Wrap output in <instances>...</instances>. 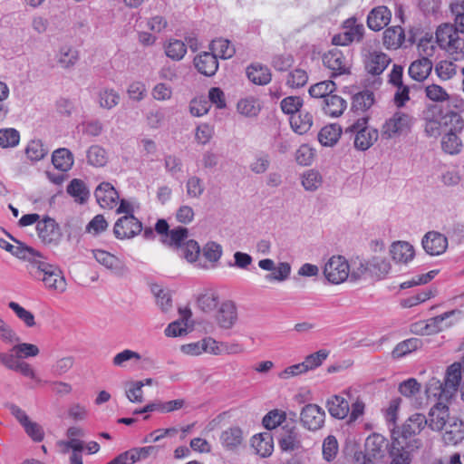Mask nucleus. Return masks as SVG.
Listing matches in <instances>:
<instances>
[{"label":"nucleus","mask_w":464,"mask_h":464,"mask_svg":"<svg viewBox=\"0 0 464 464\" xmlns=\"http://www.w3.org/2000/svg\"><path fill=\"white\" fill-rule=\"evenodd\" d=\"M28 271L32 277L42 281L44 287L58 294L64 293L67 282L63 271L57 266L45 261L42 254L36 251L29 260Z\"/></svg>","instance_id":"obj_1"},{"label":"nucleus","mask_w":464,"mask_h":464,"mask_svg":"<svg viewBox=\"0 0 464 464\" xmlns=\"http://www.w3.org/2000/svg\"><path fill=\"white\" fill-rule=\"evenodd\" d=\"M436 42L441 49L455 55V61L464 54V39L459 37V30L453 24L440 25L436 31Z\"/></svg>","instance_id":"obj_2"},{"label":"nucleus","mask_w":464,"mask_h":464,"mask_svg":"<svg viewBox=\"0 0 464 464\" xmlns=\"http://www.w3.org/2000/svg\"><path fill=\"white\" fill-rule=\"evenodd\" d=\"M367 123L368 118L362 117L346 128V132L354 134L353 145L358 150H367L378 140V130L368 128Z\"/></svg>","instance_id":"obj_3"},{"label":"nucleus","mask_w":464,"mask_h":464,"mask_svg":"<svg viewBox=\"0 0 464 464\" xmlns=\"http://www.w3.org/2000/svg\"><path fill=\"white\" fill-rule=\"evenodd\" d=\"M413 124V118L408 113L396 111L388 118L381 128V137L383 140H392L410 131Z\"/></svg>","instance_id":"obj_4"},{"label":"nucleus","mask_w":464,"mask_h":464,"mask_svg":"<svg viewBox=\"0 0 464 464\" xmlns=\"http://www.w3.org/2000/svg\"><path fill=\"white\" fill-rule=\"evenodd\" d=\"M323 273L328 282L338 285L349 278L350 265L344 256H333L324 264Z\"/></svg>","instance_id":"obj_5"},{"label":"nucleus","mask_w":464,"mask_h":464,"mask_svg":"<svg viewBox=\"0 0 464 464\" xmlns=\"http://www.w3.org/2000/svg\"><path fill=\"white\" fill-rule=\"evenodd\" d=\"M388 442L380 434L370 435L365 441V450L362 464H382L385 457Z\"/></svg>","instance_id":"obj_6"},{"label":"nucleus","mask_w":464,"mask_h":464,"mask_svg":"<svg viewBox=\"0 0 464 464\" xmlns=\"http://www.w3.org/2000/svg\"><path fill=\"white\" fill-rule=\"evenodd\" d=\"M323 63L325 67L332 71L333 77L350 73V60L338 48H334L324 53Z\"/></svg>","instance_id":"obj_7"},{"label":"nucleus","mask_w":464,"mask_h":464,"mask_svg":"<svg viewBox=\"0 0 464 464\" xmlns=\"http://www.w3.org/2000/svg\"><path fill=\"white\" fill-rule=\"evenodd\" d=\"M141 231L142 224L133 215H125L120 218L113 227L114 236L121 240L133 238Z\"/></svg>","instance_id":"obj_8"},{"label":"nucleus","mask_w":464,"mask_h":464,"mask_svg":"<svg viewBox=\"0 0 464 464\" xmlns=\"http://www.w3.org/2000/svg\"><path fill=\"white\" fill-rule=\"evenodd\" d=\"M300 420L305 429L315 431L324 426L325 412L319 405L309 403L303 407Z\"/></svg>","instance_id":"obj_9"},{"label":"nucleus","mask_w":464,"mask_h":464,"mask_svg":"<svg viewBox=\"0 0 464 464\" xmlns=\"http://www.w3.org/2000/svg\"><path fill=\"white\" fill-rule=\"evenodd\" d=\"M449 413V407L441 401H438L430 408L427 417V423L430 430L440 431L451 420Z\"/></svg>","instance_id":"obj_10"},{"label":"nucleus","mask_w":464,"mask_h":464,"mask_svg":"<svg viewBox=\"0 0 464 464\" xmlns=\"http://www.w3.org/2000/svg\"><path fill=\"white\" fill-rule=\"evenodd\" d=\"M278 444L283 451H295L302 448L301 434L298 429L285 425L279 434Z\"/></svg>","instance_id":"obj_11"},{"label":"nucleus","mask_w":464,"mask_h":464,"mask_svg":"<svg viewBox=\"0 0 464 464\" xmlns=\"http://www.w3.org/2000/svg\"><path fill=\"white\" fill-rule=\"evenodd\" d=\"M421 244L427 254L440 256L448 247V238L440 232L430 231L424 235Z\"/></svg>","instance_id":"obj_12"},{"label":"nucleus","mask_w":464,"mask_h":464,"mask_svg":"<svg viewBox=\"0 0 464 464\" xmlns=\"http://www.w3.org/2000/svg\"><path fill=\"white\" fill-rule=\"evenodd\" d=\"M94 196L101 208L109 209L116 207L120 198L117 190L110 182H102L96 188Z\"/></svg>","instance_id":"obj_13"},{"label":"nucleus","mask_w":464,"mask_h":464,"mask_svg":"<svg viewBox=\"0 0 464 464\" xmlns=\"http://www.w3.org/2000/svg\"><path fill=\"white\" fill-rule=\"evenodd\" d=\"M156 452L157 449L154 446L136 448L120 454L107 464H133L136 461L147 459Z\"/></svg>","instance_id":"obj_14"},{"label":"nucleus","mask_w":464,"mask_h":464,"mask_svg":"<svg viewBox=\"0 0 464 464\" xmlns=\"http://www.w3.org/2000/svg\"><path fill=\"white\" fill-rule=\"evenodd\" d=\"M390 255L396 264L407 265L413 260L415 249L411 243L399 240L391 245Z\"/></svg>","instance_id":"obj_15"},{"label":"nucleus","mask_w":464,"mask_h":464,"mask_svg":"<svg viewBox=\"0 0 464 464\" xmlns=\"http://www.w3.org/2000/svg\"><path fill=\"white\" fill-rule=\"evenodd\" d=\"M38 237L44 243H56L61 236L60 228L54 219L46 217L36 225Z\"/></svg>","instance_id":"obj_16"},{"label":"nucleus","mask_w":464,"mask_h":464,"mask_svg":"<svg viewBox=\"0 0 464 464\" xmlns=\"http://www.w3.org/2000/svg\"><path fill=\"white\" fill-rule=\"evenodd\" d=\"M218 324L223 329H231L237 321L236 304L231 301L221 304L216 314Z\"/></svg>","instance_id":"obj_17"},{"label":"nucleus","mask_w":464,"mask_h":464,"mask_svg":"<svg viewBox=\"0 0 464 464\" xmlns=\"http://www.w3.org/2000/svg\"><path fill=\"white\" fill-rule=\"evenodd\" d=\"M198 72L206 76H212L218 69V56L212 52H203L194 58Z\"/></svg>","instance_id":"obj_18"},{"label":"nucleus","mask_w":464,"mask_h":464,"mask_svg":"<svg viewBox=\"0 0 464 464\" xmlns=\"http://www.w3.org/2000/svg\"><path fill=\"white\" fill-rule=\"evenodd\" d=\"M325 407L329 414L338 420L348 417L350 411L348 401L341 394H334L327 398Z\"/></svg>","instance_id":"obj_19"},{"label":"nucleus","mask_w":464,"mask_h":464,"mask_svg":"<svg viewBox=\"0 0 464 464\" xmlns=\"http://www.w3.org/2000/svg\"><path fill=\"white\" fill-rule=\"evenodd\" d=\"M391 16V11L386 6H378L368 14L367 24L370 29L380 31L390 23Z\"/></svg>","instance_id":"obj_20"},{"label":"nucleus","mask_w":464,"mask_h":464,"mask_svg":"<svg viewBox=\"0 0 464 464\" xmlns=\"http://www.w3.org/2000/svg\"><path fill=\"white\" fill-rule=\"evenodd\" d=\"M443 440L448 445H456L464 439V423L457 419L452 418L444 427Z\"/></svg>","instance_id":"obj_21"},{"label":"nucleus","mask_w":464,"mask_h":464,"mask_svg":"<svg viewBox=\"0 0 464 464\" xmlns=\"http://www.w3.org/2000/svg\"><path fill=\"white\" fill-rule=\"evenodd\" d=\"M391 63V58L384 53L372 52L368 54L365 60V68L368 72L381 74Z\"/></svg>","instance_id":"obj_22"},{"label":"nucleus","mask_w":464,"mask_h":464,"mask_svg":"<svg viewBox=\"0 0 464 464\" xmlns=\"http://www.w3.org/2000/svg\"><path fill=\"white\" fill-rule=\"evenodd\" d=\"M463 368V361L461 362H454L448 367L444 380L446 393L448 395H453L457 392L461 380Z\"/></svg>","instance_id":"obj_23"},{"label":"nucleus","mask_w":464,"mask_h":464,"mask_svg":"<svg viewBox=\"0 0 464 464\" xmlns=\"http://www.w3.org/2000/svg\"><path fill=\"white\" fill-rule=\"evenodd\" d=\"M92 254L96 261L107 269H110L116 274L124 271L125 266L123 262L110 252L102 249H96L92 251Z\"/></svg>","instance_id":"obj_24"},{"label":"nucleus","mask_w":464,"mask_h":464,"mask_svg":"<svg viewBox=\"0 0 464 464\" xmlns=\"http://www.w3.org/2000/svg\"><path fill=\"white\" fill-rule=\"evenodd\" d=\"M244 432L239 427H230L220 434V442L227 450L237 449L244 441Z\"/></svg>","instance_id":"obj_25"},{"label":"nucleus","mask_w":464,"mask_h":464,"mask_svg":"<svg viewBox=\"0 0 464 464\" xmlns=\"http://www.w3.org/2000/svg\"><path fill=\"white\" fill-rule=\"evenodd\" d=\"M347 107V102L341 96L336 94L328 95L322 102V109L324 112L330 117H339Z\"/></svg>","instance_id":"obj_26"},{"label":"nucleus","mask_w":464,"mask_h":464,"mask_svg":"<svg viewBox=\"0 0 464 464\" xmlns=\"http://www.w3.org/2000/svg\"><path fill=\"white\" fill-rule=\"evenodd\" d=\"M432 63L428 58H420L412 62L409 67V75L415 81H424L431 72Z\"/></svg>","instance_id":"obj_27"},{"label":"nucleus","mask_w":464,"mask_h":464,"mask_svg":"<svg viewBox=\"0 0 464 464\" xmlns=\"http://www.w3.org/2000/svg\"><path fill=\"white\" fill-rule=\"evenodd\" d=\"M251 445L258 455L263 458L268 457L274 450L273 437L267 432L255 435L251 440Z\"/></svg>","instance_id":"obj_28"},{"label":"nucleus","mask_w":464,"mask_h":464,"mask_svg":"<svg viewBox=\"0 0 464 464\" xmlns=\"http://www.w3.org/2000/svg\"><path fill=\"white\" fill-rule=\"evenodd\" d=\"M66 191L79 204H85L90 197V190L87 185L80 179H72L67 186Z\"/></svg>","instance_id":"obj_29"},{"label":"nucleus","mask_w":464,"mask_h":464,"mask_svg":"<svg viewBox=\"0 0 464 464\" xmlns=\"http://www.w3.org/2000/svg\"><path fill=\"white\" fill-rule=\"evenodd\" d=\"M52 162L55 169L66 172L72 168L74 159L72 153L68 149L60 148L53 152Z\"/></svg>","instance_id":"obj_30"},{"label":"nucleus","mask_w":464,"mask_h":464,"mask_svg":"<svg viewBox=\"0 0 464 464\" xmlns=\"http://www.w3.org/2000/svg\"><path fill=\"white\" fill-rule=\"evenodd\" d=\"M427 417L421 413L412 414L402 427V435L409 437L419 434L426 426Z\"/></svg>","instance_id":"obj_31"},{"label":"nucleus","mask_w":464,"mask_h":464,"mask_svg":"<svg viewBox=\"0 0 464 464\" xmlns=\"http://www.w3.org/2000/svg\"><path fill=\"white\" fill-rule=\"evenodd\" d=\"M181 319L170 323L165 329V334L169 337L181 336L187 334L188 323L187 321L191 316L189 309L179 310Z\"/></svg>","instance_id":"obj_32"},{"label":"nucleus","mask_w":464,"mask_h":464,"mask_svg":"<svg viewBox=\"0 0 464 464\" xmlns=\"http://www.w3.org/2000/svg\"><path fill=\"white\" fill-rule=\"evenodd\" d=\"M120 100L119 92L112 88H102L97 92V102L102 109L111 110L119 104Z\"/></svg>","instance_id":"obj_33"},{"label":"nucleus","mask_w":464,"mask_h":464,"mask_svg":"<svg viewBox=\"0 0 464 464\" xmlns=\"http://www.w3.org/2000/svg\"><path fill=\"white\" fill-rule=\"evenodd\" d=\"M247 78L255 84L266 85L270 82L272 75L266 66L253 64L247 67Z\"/></svg>","instance_id":"obj_34"},{"label":"nucleus","mask_w":464,"mask_h":464,"mask_svg":"<svg viewBox=\"0 0 464 464\" xmlns=\"http://www.w3.org/2000/svg\"><path fill=\"white\" fill-rule=\"evenodd\" d=\"M290 124L293 130L298 134L306 133L313 125V116L306 111H298L290 118Z\"/></svg>","instance_id":"obj_35"},{"label":"nucleus","mask_w":464,"mask_h":464,"mask_svg":"<svg viewBox=\"0 0 464 464\" xmlns=\"http://www.w3.org/2000/svg\"><path fill=\"white\" fill-rule=\"evenodd\" d=\"M404 36L401 26L389 27L383 33V44L388 49H398L402 44Z\"/></svg>","instance_id":"obj_36"},{"label":"nucleus","mask_w":464,"mask_h":464,"mask_svg":"<svg viewBox=\"0 0 464 464\" xmlns=\"http://www.w3.org/2000/svg\"><path fill=\"white\" fill-rule=\"evenodd\" d=\"M79 60V52L71 46H63L56 54L58 64L64 69L73 67Z\"/></svg>","instance_id":"obj_37"},{"label":"nucleus","mask_w":464,"mask_h":464,"mask_svg":"<svg viewBox=\"0 0 464 464\" xmlns=\"http://www.w3.org/2000/svg\"><path fill=\"white\" fill-rule=\"evenodd\" d=\"M370 276L376 277L378 279L386 276L391 269L392 266L390 262L381 256H372L369 259Z\"/></svg>","instance_id":"obj_38"},{"label":"nucleus","mask_w":464,"mask_h":464,"mask_svg":"<svg viewBox=\"0 0 464 464\" xmlns=\"http://www.w3.org/2000/svg\"><path fill=\"white\" fill-rule=\"evenodd\" d=\"M442 124H444V128H449L447 132L460 134L464 130L463 117L454 111H449L442 114Z\"/></svg>","instance_id":"obj_39"},{"label":"nucleus","mask_w":464,"mask_h":464,"mask_svg":"<svg viewBox=\"0 0 464 464\" xmlns=\"http://www.w3.org/2000/svg\"><path fill=\"white\" fill-rule=\"evenodd\" d=\"M341 136V128L336 124H330L318 133V140L323 146H334Z\"/></svg>","instance_id":"obj_40"},{"label":"nucleus","mask_w":464,"mask_h":464,"mask_svg":"<svg viewBox=\"0 0 464 464\" xmlns=\"http://www.w3.org/2000/svg\"><path fill=\"white\" fill-rule=\"evenodd\" d=\"M0 247L10 252L14 256L18 258L27 260L29 262L30 259L33 258L34 255H36V250L33 247L20 245L18 246H14L6 240L0 237Z\"/></svg>","instance_id":"obj_41"},{"label":"nucleus","mask_w":464,"mask_h":464,"mask_svg":"<svg viewBox=\"0 0 464 464\" xmlns=\"http://www.w3.org/2000/svg\"><path fill=\"white\" fill-rule=\"evenodd\" d=\"M336 90V84L331 80L323 81L313 84L309 88V94L315 99H322V102L332 95Z\"/></svg>","instance_id":"obj_42"},{"label":"nucleus","mask_w":464,"mask_h":464,"mask_svg":"<svg viewBox=\"0 0 464 464\" xmlns=\"http://www.w3.org/2000/svg\"><path fill=\"white\" fill-rule=\"evenodd\" d=\"M441 149L450 155H457L462 150V141L459 134L453 132H446L441 138Z\"/></svg>","instance_id":"obj_43"},{"label":"nucleus","mask_w":464,"mask_h":464,"mask_svg":"<svg viewBox=\"0 0 464 464\" xmlns=\"http://www.w3.org/2000/svg\"><path fill=\"white\" fill-rule=\"evenodd\" d=\"M210 50L218 57L222 59H229L235 54V47L230 41L219 38L212 41L210 44Z\"/></svg>","instance_id":"obj_44"},{"label":"nucleus","mask_w":464,"mask_h":464,"mask_svg":"<svg viewBox=\"0 0 464 464\" xmlns=\"http://www.w3.org/2000/svg\"><path fill=\"white\" fill-rule=\"evenodd\" d=\"M197 304L201 311L210 313L218 307V295L212 290H207L198 295Z\"/></svg>","instance_id":"obj_45"},{"label":"nucleus","mask_w":464,"mask_h":464,"mask_svg":"<svg viewBox=\"0 0 464 464\" xmlns=\"http://www.w3.org/2000/svg\"><path fill=\"white\" fill-rule=\"evenodd\" d=\"M424 93L428 100L437 103L449 102L450 98L446 89L436 83L427 84L424 88Z\"/></svg>","instance_id":"obj_46"},{"label":"nucleus","mask_w":464,"mask_h":464,"mask_svg":"<svg viewBox=\"0 0 464 464\" xmlns=\"http://www.w3.org/2000/svg\"><path fill=\"white\" fill-rule=\"evenodd\" d=\"M322 183L323 177L317 170L308 169L301 175V184L306 191L317 190Z\"/></svg>","instance_id":"obj_47"},{"label":"nucleus","mask_w":464,"mask_h":464,"mask_svg":"<svg viewBox=\"0 0 464 464\" xmlns=\"http://www.w3.org/2000/svg\"><path fill=\"white\" fill-rule=\"evenodd\" d=\"M186 195L188 198L198 199L205 191L203 179L198 176H190L186 181Z\"/></svg>","instance_id":"obj_48"},{"label":"nucleus","mask_w":464,"mask_h":464,"mask_svg":"<svg viewBox=\"0 0 464 464\" xmlns=\"http://www.w3.org/2000/svg\"><path fill=\"white\" fill-rule=\"evenodd\" d=\"M87 161L93 167H103L108 161L107 152L102 147L92 145L87 150Z\"/></svg>","instance_id":"obj_49"},{"label":"nucleus","mask_w":464,"mask_h":464,"mask_svg":"<svg viewBox=\"0 0 464 464\" xmlns=\"http://www.w3.org/2000/svg\"><path fill=\"white\" fill-rule=\"evenodd\" d=\"M166 55L173 61H180L187 53L186 44L177 39H171L164 45Z\"/></svg>","instance_id":"obj_50"},{"label":"nucleus","mask_w":464,"mask_h":464,"mask_svg":"<svg viewBox=\"0 0 464 464\" xmlns=\"http://www.w3.org/2000/svg\"><path fill=\"white\" fill-rule=\"evenodd\" d=\"M460 314L459 310H451L434 317L432 321L439 331H443L458 322Z\"/></svg>","instance_id":"obj_51"},{"label":"nucleus","mask_w":464,"mask_h":464,"mask_svg":"<svg viewBox=\"0 0 464 464\" xmlns=\"http://www.w3.org/2000/svg\"><path fill=\"white\" fill-rule=\"evenodd\" d=\"M458 72V65L450 60L440 61L435 65V72L441 81L452 79Z\"/></svg>","instance_id":"obj_52"},{"label":"nucleus","mask_w":464,"mask_h":464,"mask_svg":"<svg viewBox=\"0 0 464 464\" xmlns=\"http://www.w3.org/2000/svg\"><path fill=\"white\" fill-rule=\"evenodd\" d=\"M48 151V148L45 147L40 140H31L25 149L26 156L32 161L43 160L47 155Z\"/></svg>","instance_id":"obj_53"},{"label":"nucleus","mask_w":464,"mask_h":464,"mask_svg":"<svg viewBox=\"0 0 464 464\" xmlns=\"http://www.w3.org/2000/svg\"><path fill=\"white\" fill-rule=\"evenodd\" d=\"M426 394L429 399H438L439 401L443 402L448 401L452 395L446 393V387L439 380H430L426 388Z\"/></svg>","instance_id":"obj_54"},{"label":"nucleus","mask_w":464,"mask_h":464,"mask_svg":"<svg viewBox=\"0 0 464 464\" xmlns=\"http://www.w3.org/2000/svg\"><path fill=\"white\" fill-rule=\"evenodd\" d=\"M421 345V340L419 338H410L396 345L392 351L394 358H401L402 356L416 351Z\"/></svg>","instance_id":"obj_55"},{"label":"nucleus","mask_w":464,"mask_h":464,"mask_svg":"<svg viewBox=\"0 0 464 464\" xmlns=\"http://www.w3.org/2000/svg\"><path fill=\"white\" fill-rule=\"evenodd\" d=\"M143 383L137 381H130L125 383V395L133 403H141L143 398Z\"/></svg>","instance_id":"obj_56"},{"label":"nucleus","mask_w":464,"mask_h":464,"mask_svg":"<svg viewBox=\"0 0 464 464\" xmlns=\"http://www.w3.org/2000/svg\"><path fill=\"white\" fill-rule=\"evenodd\" d=\"M237 111L246 117H255L260 111V104L254 98L242 99L237 102Z\"/></svg>","instance_id":"obj_57"},{"label":"nucleus","mask_w":464,"mask_h":464,"mask_svg":"<svg viewBox=\"0 0 464 464\" xmlns=\"http://www.w3.org/2000/svg\"><path fill=\"white\" fill-rule=\"evenodd\" d=\"M188 238V229L179 227L169 232L166 237L162 238L163 244L169 246L181 247V244Z\"/></svg>","instance_id":"obj_58"},{"label":"nucleus","mask_w":464,"mask_h":464,"mask_svg":"<svg viewBox=\"0 0 464 464\" xmlns=\"http://www.w3.org/2000/svg\"><path fill=\"white\" fill-rule=\"evenodd\" d=\"M271 272L265 276L267 282H284L290 276L291 266L287 262H280L276 266V269Z\"/></svg>","instance_id":"obj_59"},{"label":"nucleus","mask_w":464,"mask_h":464,"mask_svg":"<svg viewBox=\"0 0 464 464\" xmlns=\"http://www.w3.org/2000/svg\"><path fill=\"white\" fill-rule=\"evenodd\" d=\"M444 129L442 124V114L438 116L427 117L425 119L424 130L428 137L438 138L441 135Z\"/></svg>","instance_id":"obj_60"},{"label":"nucleus","mask_w":464,"mask_h":464,"mask_svg":"<svg viewBox=\"0 0 464 464\" xmlns=\"http://www.w3.org/2000/svg\"><path fill=\"white\" fill-rule=\"evenodd\" d=\"M20 141L19 131L14 128H5L0 130V147L14 148L18 145Z\"/></svg>","instance_id":"obj_61"},{"label":"nucleus","mask_w":464,"mask_h":464,"mask_svg":"<svg viewBox=\"0 0 464 464\" xmlns=\"http://www.w3.org/2000/svg\"><path fill=\"white\" fill-rule=\"evenodd\" d=\"M373 102V93L370 91H363L353 96V109L364 111L371 108Z\"/></svg>","instance_id":"obj_62"},{"label":"nucleus","mask_w":464,"mask_h":464,"mask_svg":"<svg viewBox=\"0 0 464 464\" xmlns=\"http://www.w3.org/2000/svg\"><path fill=\"white\" fill-rule=\"evenodd\" d=\"M329 352L326 350H319L316 353L307 355L302 364L304 366L306 372L321 366L324 361L328 357Z\"/></svg>","instance_id":"obj_63"},{"label":"nucleus","mask_w":464,"mask_h":464,"mask_svg":"<svg viewBox=\"0 0 464 464\" xmlns=\"http://www.w3.org/2000/svg\"><path fill=\"white\" fill-rule=\"evenodd\" d=\"M450 9L454 15L455 27L464 34V0L450 3Z\"/></svg>","instance_id":"obj_64"}]
</instances>
